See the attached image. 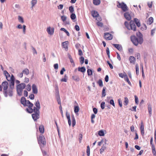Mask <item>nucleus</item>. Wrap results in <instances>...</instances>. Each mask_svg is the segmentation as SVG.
<instances>
[{
	"label": "nucleus",
	"instance_id": "obj_46",
	"mask_svg": "<svg viewBox=\"0 0 156 156\" xmlns=\"http://www.w3.org/2000/svg\"><path fill=\"white\" fill-rule=\"evenodd\" d=\"M67 76L66 75H65L64 76V77L63 78H62V79H61V81L62 82H66L67 81Z\"/></svg>",
	"mask_w": 156,
	"mask_h": 156
},
{
	"label": "nucleus",
	"instance_id": "obj_15",
	"mask_svg": "<svg viewBox=\"0 0 156 156\" xmlns=\"http://www.w3.org/2000/svg\"><path fill=\"white\" fill-rule=\"evenodd\" d=\"M129 60L130 61V62L131 63L134 64L136 62V59L135 57L133 56H130Z\"/></svg>",
	"mask_w": 156,
	"mask_h": 156
},
{
	"label": "nucleus",
	"instance_id": "obj_48",
	"mask_svg": "<svg viewBox=\"0 0 156 156\" xmlns=\"http://www.w3.org/2000/svg\"><path fill=\"white\" fill-rule=\"evenodd\" d=\"M106 53L109 58H110V51L108 48L107 47L106 50Z\"/></svg>",
	"mask_w": 156,
	"mask_h": 156
},
{
	"label": "nucleus",
	"instance_id": "obj_44",
	"mask_svg": "<svg viewBox=\"0 0 156 156\" xmlns=\"http://www.w3.org/2000/svg\"><path fill=\"white\" fill-rule=\"evenodd\" d=\"M80 62L81 64H83L84 63V58L83 56H81L80 58Z\"/></svg>",
	"mask_w": 156,
	"mask_h": 156
},
{
	"label": "nucleus",
	"instance_id": "obj_41",
	"mask_svg": "<svg viewBox=\"0 0 156 156\" xmlns=\"http://www.w3.org/2000/svg\"><path fill=\"white\" fill-rule=\"evenodd\" d=\"M98 135L100 136H104L105 135V133L103 130H101L98 132Z\"/></svg>",
	"mask_w": 156,
	"mask_h": 156
},
{
	"label": "nucleus",
	"instance_id": "obj_36",
	"mask_svg": "<svg viewBox=\"0 0 156 156\" xmlns=\"http://www.w3.org/2000/svg\"><path fill=\"white\" fill-rule=\"evenodd\" d=\"M86 152L87 156H89L90 154V148L88 145L87 147Z\"/></svg>",
	"mask_w": 156,
	"mask_h": 156
},
{
	"label": "nucleus",
	"instance_id": "obj_30",
	"mask_svg": "<svg viewBox=\"0 0 156 156\" xmlns=\"http://www.w3.org/2000/svg\"><path fill=\"white\" fill-rule=\"evenodd\" d=\"M129 101L128 98L126 97L124 98V101L123 104L125 105H127L129 103Z\"/></svg>",
	"mask_w": 156,
	"mask_h": 156
},
{
	"label": "nucleus",
	"instance_id": "obj_21",
	"mask_svg": "<svg viewBox=\"0 0 156 156\" xmlns=\"http://www.w3.org/2000/svg\"><path fill=\"white\" fill-rule=\"evenodd\" d=\"M68 41H66L63 42L62 43V47L65 49L68 48Z\"/></svg>",
	"mask_w": 156,
	"mask_h": 156
},
{
	"label": "nucleus",
	"instance_id": "obj_4",
	"mask_svg": "<svg viewBox=\"0 0 156 156\" xmlns=\"http://www.w3.org/2000/svg\"><path fill=\"white\" fill-rule=\"evenodd\" d=\"M131 40L133 44L136 46L138 45L139 44H141L143 41L142 37L137 38L135 36H131Z\"/></svg>",
	"mask_w": 156,
	"mask_h": 156
},
{
	"label": "nucleus",
	"instance_id": "obj_20",
	"mask_svg": "<svg viewBox=\"0 0 156 156\" xmlns=\"http://www.w3.org/2000/svg\"><path fill=\"white\" fill-rule=\"evenodd\" d=\"M147 108L149 116H151L152 114V108L150 104L148 105Z\"/></svg>",
	"mask_w": 156,
	"mask_h": 156
},
{
	"label": "nucleus",
	"instance_id": "obj_17",
	"mask_svg": "<svg viewBox=\"0 0 156 156\" xmlns=\"http://www.w3.org/2000/svg\"><path fill=\"white\" fill-rule=\"evenodd\" d=\"M112 45L119 50L121 51L122 50V47L121 45L115 44H113Z\"/></svg>",
	"mask_w": 156,
	"mask_h": 156
},
{
	"label": "nucleus",
	"instance_id": "obj_40",
	"mask_svg": "<svg viewBox=\"0 0 156 156\" xmlns=\"http://www.w3.org/2000/svg\"><path fill=\"white\" fill-rule=\"evenodd\" d=\"M26 89L28 91H30L31 90V86L30 84H28L26 87Z\"/></svg>",
	"mask_w": 156,
	"mask_h": 156
},
{
	"label": "nucleus",
	"instance_id": "obj_57",
	"mask_svg": "<svg viewBox=\"0 0 156 156\" xmlns=\"http://www.w3.org/2000/svg\"><path fill=\"white\" fill-rule=\"evenodd\" d=\"M82 136H83L82 134L81 133L79 134V139L80 143L81 142V141L82 138Z\"/></svg>",
	"mask_w": 156,
	"mask_h": 156
},
{
	"label": "nucleus",
	"instance_id": "obj_42",
	"mask_svg": "<svg viewBox=\"0 0 156 156\" xmlns=\"http://www.w3.org/2000/svg\"><path fill=\"white\" fill-rule=\"evenodd\" d=\"M95 117V115L94 114H92L91 116V122L92 123H94V121L93 120V119Z\"/></svg>",
	"mask_w": 156,
	"mask_h": 156
},
{
	"label": "nucleus",
	"instance_id": "obj_45",
	"mask_svg": "<svg viewBox=\"0 0 156 156\" xmlns=\"http://www.w3.org/2000/svg\"><path fill=\"white\" fill-rule=\"evenodd\" d=\"M97 25L98 26L102 27L103 26V23L100 22H97L96 23Z\"/></svg>",
	"mask_w": 156,
	"mask_h": 156
},
{
	"label": "nucleus",
	"instance_id": "obj_12",
	"mask_svg": "<svg viewBox=\"0 0 156 156\" xmlns=\"http://www.w3.org/2000/svg\"><path fill=\"white\" fill-rule=\"evenodd\" d=\"M47 31L50 35H53L54 33V28L49 27L47 28Z\"/></svg>",
	"mask_w": 156,
	"mask_h": 156
},
{
	"label": "nucleus",
	"instance_id": "obj_38",
	"mask_svg": "<svg viewBox=\"0 0 156 156\" xmlns=\"http://www.w3.org/2000/svg\"><path fill=\"white\" fill-rule=\"evenodd\" d=\"M136 75H138L139 73V66L137 64L136 65Z\"/></svg>",
	"mask_w": 156,
	"mask_h": 156
},
{
	"label": "nucleus",
	"instance_id": "obj_63",
	"mask_svg": "<svg viewBox=\"0 0 156 156\" xmlns=\"http://www.w3.org/2000/svg\"><path fill=\"white\" fill-rule=\"evenodd\" d=\"M136 35L137 36H139L140 37H140L142 36V34L140 32H138L136 33Z\"/></svg>",
	"mask_w": 156,
	"mask_h": 156
},
{
	"label": "nucleus",
	"instance_id": "obj_2",
	"mask_svg": "<svg viewBox=\"0 0 156 156\" xmlns=\"http://www.w3.org/2000/svg\"><path fill=\"white\" fill-rule=\"evenodd\" d=\"M4 74L6 77V79L8 81H10L11 83V85L12 86L15 84V78L13 74L10 76V75L9 73L7 71L5 70L3 72Z\"/></svg>",
	"mask_w": 156,
	"mask_h": 156
},
{
	"label": "nucleus",
	"instance_id": "obj_1",
	"mask_svg": "<svg viewBox=\"0 0 156 156\" xmlns=\"http://www.w3.org/2000/svg\"><path fill=\"white\" fill-rule=\"evenodd\" d=\"M11 83L10 82L9 87L8 82L6 81L3 82L2 83V88L3 89V92L5 97L8 96H12L13 95V92L14 89V85L11 86Z\"/></svg>",
	"mask_w": 156,
	"mask_h": 156
},
{
	"label": "nucleus",
	"instance_id": "obj_8",
	"mask_svg": "<svg viewBox=\"0 0 156 156\" xmlns=\"http://www.w3.org/2000/svg\"><path fill=\"white\" fill-rule=\"evenodd\" d=\"M37 138L38 143L40 145H45L46 144L45 138L43 135H41Z\"/></svg>",
	"mask_w": 156,
	"mask_h": 156
},
{
	"label": "nucleus",
	"instance_id": "obj_25",
	"mask_svg": "<svg viewBox=\"0 0 156 156\" xmlns=\"http://www.w3.org/2000/svg\"><path fill=\"white\" fill-rule=\"evenodd\" d=\"M124 79L129 84L130 86L131 85V84L130 81H129V79L128 78V76L126 74L125 75V76L124 78Z\"/></svg>",
	"mask_w": 156,
	"mask_h": 156
},
{
	"label": "nucleus",
	"instance_id": "obj_3",
	"mask_svg": "<svg viewBox=\"0 0 156 156\" xmlns=\"http://www.w3.org/2000/svg\"><path fill=\"white\" fill-rule=\"evenodd\" d=\"M124 24L126 27L129 30H132L133 31L136 30V26L134 23V22L131 20L129 22V24L127 22H125Z\"/></svg>",
	"mask_w": 156,
	"mask_h": 156
},
{
	"label": "nucleus",
	"instance_id": "obj_49",
	"mask_svg": "<svg viewBox=\"0 0 156 156\" xmlns=\"http://www.w3.org/2000/svg\"><path fill=\"white\" fill-rule=\"evenodd\" d=\"M69 10L70 12L72 13L74 11V8L73 6H70L69 7Z\"/></svg>",
	"mask_w": 156,
	"mask_h": 156
},
{
	"label": "nucleus",
	"instance_id": "obj_14",
	"mask_svg": "<svg viewBox=\"0 0 156 156\" xmlns=\"http://www.w3.org/2000/svg\"><path fill=\"white\" fill-rule=\"evenodd\" d=\"M140 129L142 135L144 136V126L142 121L141 122Z\"/></svg>",
	"mask_w": 156,
	"mask_h": 156
},
{
	"label": "nucleus",
	"instance_id": "obj_64",
	"mask_svg": "<svg viewBox=\"0 0 156 156\" xmlns=\"http://www.w3.org/2000/svg\"><path fill=\"white\" fill-rule=\"evenodd\" d=\"M54 68L55 69H58V65L57 63L55 64L54 66Z\"/></svg>",
	"mask_w": 156,
	"mask_h": 156
},
{
	"label": "nucleus",
	"instance_id": "obj_59",
	"mask_svg": "<svg viewBox=\"0 0 156 156\" xmlns=\"http://www.w3.org/2000/svg\"><path fill=\"white\" fill-rule=\"evenodd\" d=\"M61 19L63 21H65L66 20V17L64 16H61Z\"/></svg>",
	"mask_w": 156,
	"mask_h": 156
},
{
	"label": "nucleus",
	"instance_id": "obj_51",
	"mask_svg": "<svg viewBox=\"0 0 156 156\" xmlns=\"http://www.w3.org/2000/svg\"><path fill=\"white\" fill-rule=\"evenodd\" d=\"M105 102H102L101 105V108L102 109H104L105 108Z\"/></svg>",
	"mask_w": 156,
	"mask_h": 156
},
{
	"label": "nucleus",
	"instance_id": "obj_31",
	"mask_svg": "<svg viewBox=\"0 0 156 156\" xmlns=\"http://www.w3.org/2000/svg\"><path fill=\"white\" fill-rule=\"evenodd\" d=\"M78 70L81 72H84L86 71V69L84 67H83L81 68L78 67Z\"/></svg>",
	"mask_w": 156,
	"mask_h": 156
},
{
	"label": "nucleus",
	"instance_id": "obj_61",
	"mask_svg": "<svg viewBox=\"0 0 156 156\" xmlns=\"http://www.w3.org/2000/svg\"><path fill=\"white\" fill-rule=\"evenodd\" d=\"M136 57L137 59H140V54L139 53H137L136 54Z\"/></svg>",
	"mask_w": 156,
	"mask_h": 156
},
{
	"label": "nucleus",
	"instance_id": "obj_55",
	"mask_svg": "<svg viewBox=\"0 0 156 156\" xmlns=\"http://www.w3.org/2000/svg\"><path fill=\"white\" fill-rule=\"evenodd\" d=\"M107 63L108 64V65H109L110 68L111 69H113V66H112V65L110 63V62L109 61H107Z\"/></svg>",
	"mask_w": 156,
	"mask_h": 156
},
{
	"label": "nucleus",
	"instance_id": "obj_53",
	"mask_svg": "<svg viewBox=\"0 0 156 156\" xmlns=\"http://www.w3.org/2000/svg\"><path fill=\"white\" fill-rule=\"evenodd\" d=\"M57 100L58 102V104L61 105V102L60 98L59 96H58L57 98Z\"/></svg>",
	"mask_w": 156,
	"mask_h": 156
},
{
	"label": "nucleus",
	"instance_id": "obj_60",
	"mask_svg": "<svg viewBox=\"0 0 156 156\" xmlns=\"http://www.w3.org/2000/svg\"><path fill=\"white\" fill-rule=\"evenodd\" d=\"M65 69L64 68H63L62 70H61L60 73L61 75H62L63 74L64 72L65 71Z\"/></svg>",
	"mask_w": 156,
	"mask_h": 156
},
{
	"label": "nucleus",
	"instance_id": "obj_13",
	"mask_svg": "<svg viewBox=\"0 0 156 156\" xmlns=\"http://www.w3.org/2000/svg\"><path fill=\"white\" fill-rule=\"evenodd\" d=\"M32 89L33 93L34 94H37L38 93V90L37 87L35 84H33L32 85Z\"/></svg>",
	"mask_w": 156,
	"mask_h": 156
},
{
	"label": "nucleus",
	"instance_id": "obj_52",
	"mask_svg": "<svg viewBox=\"0 0 156 156\" xmlns=\"http://www.w3.org/2000/svg\"><path fill=\"white\" fill-rule=\"evenodd\" d=\"M109 103H110V104L112 105L114 107L115 106L114 101L113 99H111L110 100Z\"/></svg>",
	"mask_w": 156,
	"mask_h": 156
},
{
	"label": "nucleus",
	"instance_id": "obj_34",
	"mask_svg": "<svg viewBox=\"0 0 156 156\" xmlns=\"http://www.w3.org/2000/svg\"><path fill=\"white\" fill-rule=\"evenodd\" d=\"M23 73L26 75H28L29 73V71L28 69H25L23 71Z\"/></svg>",
	"mask_w": 156,
	"mask_h": 156
},
{
	"label": "nucleus",
	"instance_id": "obj_5",
	"mask_svg": "<svg viewBox=\"0 0 156 156\" xmlns=\"http://www.w3.org/2000/svg\"><path fill=\"white\" fill-rule=\"evenodd\" d=\"M26 85L24 83H21L18 85L16 87L17 91L18 94L21 96L22 94L23 90L24 89Z\"/></svg>",
	"mask_w": 156,
	"mask_h": 156
},
{
	"label": "nucleus",
	"instance_id": "obj_56",
	"mask_svg": "<svg viewBox=\"0 0 156 156\" xmlns=\"http://www.w3.org/2000/svg\"><path fill=\"white\" fill-rule=\"evenodd\" d=\"M118 102L119 106L120 107H122V103L121 100L120 99H119Z\"/></svg>",
	"mask_w": 156,
	"mask_h": 156
},
{
	"label": "nucleus",
	"instance_id": "obj_37",
	"mask_svg": "<svg viewBox=\"0 0 156 156\" xmlns=\"http://www.w3.org/2000/svg\"><path fill=\"white\" fill-rule=\"evenodd\" d=\"M37 0H32V1H31V3L32 5V8H33V7L35 5L37 4Z\"/></svg>",
	"mask_w": 156,
	"mask_h": 156
},
{
	"label": "nucleus",
	"instance_id": "obj_9",
	"mask_svg": "<svg viewBox=\"0 0 156 156\" xmlns=\"http://www.w3.org/2000/svg\"><path fill=\"white\" fill-rule=\"evenodd\" d=\"M34 113L32 115L33 119L34 121L37 120L39 118V111L34 112Z\"/></svg>",
	"mask_w": 156,
	"mask_h": 156
},
{
	"label": "nucleus",
	"instance_id": "obj_10",
	"mask_svg": "<svg viewBox=\"0 0 156 156\" xmlns=\"http://www.w3.org/2000/svg\"><path fill=\"white\" fill-rule=\"evenodd\" d=\"M35 105L37 108H36L35 107H34V112H35V111L38 112V111H39L40 109V105L38 100H37V101L35 103Z\"/></svg>",
	"mask_w": 156,
	"mask_h": 156
},
{
	"label": "nucleus",
	"instance_id": "obj_27",
	"mask_svg": "<svg viewBox=\"0 0 156 156\" xmlns=\"http://www.w3.org/2000/svg\"><path fill=\"white\" fill-rule=\"evenodd\" d=\"M72 78L76 81H79L80 80L79 77L78 76L76 75L73 76Z\"/></svg>",
	"mask_w": 156,
	"mask_h": 156
},
{
	"label": "nucleus",
	"instance_id": "obj_11",
	"mask_svg": "<svg viewBox=\"0 0 156 156\" xmlns=\"http://www.w3.org/2000/svg\"><path fill=\"white\" fill-rule=\"evenodd\" d=\"M104 38L106 40H110L112 39L113 36L108 33H106L104 34Z\"/></svg>",
	"mask_w": 156,
	"mask_h": 156
},
{
	"label": "nucleus",
	"instance_id": "obj_58",
	"mask_svg": "<svg viewBox=\"0 0 156 156\" xmlns=\"http://www.w3.org/2000/svg\"><path fill=\"white\" fill-rule=\"evenodd\" d=\"M34 96L33 94H30L29 96V98L31 100H33L34 99Z\"/></svg>",
	"mask_w": 156,
	"mask_h": 156
},
{
	"label": "nucleus",
	"instance_id": "obj_32",
	"mask_svg": "<svg viewBox=\"0 0 156 156\" xmlns=\"http://www.w3.org/2000/svg\"><path fill=\"white\" fill-rule=\"evenodd\" d=\"M152 153L155 156L156 154V151L155 150V147L154 145H152V147H151Z\"/></svg>",
	"mask_w": 156,
	"mask_h": 156
},
{
	"label": "nucleus",
	"instance_id": "obj_7",
	"mask_svg": "<svg viewBox=\"0 0 156 156\" xmlns=\"http://www.w3.org/2000/svg\"><path fill=\"white\" fill-rule=\"evenodd\" d=\"M117 3L118 7L121 8L123 12H126L128 10V8L127 5L123 2L120 3L117 2Z\"/></svg>",
	"mask_w": 156,
	"mask_h": 156
},
{
	"label": "nucleus",
	"instance_id": "obj_29",
	"mask_svg": "<svg viewBox=\"0 0 156 156\" xmlns=\"http://www.w3.org/2000/svg\"><path fill=\"white\" fill-rule=\"evenodd\" d=\"M72 125L73 127H74L76 125V121L74 117L73 116L72 117Z\"/></svg>",
	"mask_w": 156,
	"mask_h": 156
},
{
	"label": "nucleus",
	"instance_id": "obj_47",
	"mask_svg": "<svg viewBox=\"0 0 156 156\" xmlns=\"http://www.w3.org/2000/svg\"><path fill=\"white\" fill-rule=\"evenodd\" d=\"M70 17L72 20H74L76 18V16L75 14L72 13L70 16Z\"/></svg>",
	"mask_w": 156,
	"mask_h": 156
},
{
	"label": "nucleus",
	"instance_id": "obj_18",
	"mask_svg": "<svg viewBox=\"0 0 156 156\" xmlns=\"http://www.w3.org/2000/svg\"><path fill=\"white\" fill-rule=\"evenodd\" d=\"M66 115L67 118L68 120L69 125V126H70L71 125V121L70 119V115L69 113H68L67 112H66Z\"/></svg>",
	"mask_w": 156,
	"mask_h": 156
},
{
	"label": "nucleus",
	"instance_id": "obj_19",
	"mask_svg": "<svg viewBox=\"0 0 156 156\" xmlns=\"http://www.w3.org/2000/svg\"><path fill=\"white\" fill-rule=\"evenodd\" d=\"M33 106V105L32 106H27L28 107V108H27L26 109L27 111L29 113H32L34 112L33 109L32 108V107Z\"/></svg>",
	"mask_w": 156,
	"mask_h": 156
},
{
	"label": "nucleus",
	"instance_id": "obj_22",
	"mask_svg": "<svg viewBox=\"0 0 156 156\" xmlns=\"http://www.w3.org/2000/svg\"><path fill=\"white\" fill-rule=\"evenodd\" d=\"M39 130L40 132L41 133H43L44 132V126L42 125H41L39 127Z\"/></svg>",
	"mask_w": 156,
	"mask_h": 156
},
{
	"label": "nucleus",
	"instance_id": "obj_39",
	"mask_svg": "<svg viewBox=\"0 0 156 156\" xmlns=\"http://www.w3.org/2000/svg\"><path fill=\"white\" fill-rule=\"evenodd\" d=\"M87 75L88 76H91L92 75V71L91 69H88L87 70Z\"/></svg>",
	"mask_w": 156,
	"mask_h": 156
},
{
	"label": "nucleus",
	"instance_id": "obj_54",
	"mask_svg": "<svg viewBox=\"0 0 156 156\" xmlns=\"http://www.w3.org/2000/svg\"><path fill=\"white\" fill-rule=\"evenodd\" d=\"M78 55L80 56H81L83 55L82 51L80 49L78 50Z\"/></svg>",
	"mask_w": 156,
	"mask_h": 156
},
{
	"label": "nucleus",
	"instance_id": "obj_28",
	"mask_svg": "<svg viewBox=\"0 0 156 156\" xmlns=\"http://www.w3.org/2000/svg\"><path fill=\"white\" fill-rule=\"evenodd\" d=\"M92 16L94 17H98L99 15L98 13L96 11H94L92 12Z\"/></svg>",
	"mask_w": 156,
	"mask_h": 156
},
{
	"label": "nucleus",
	"instance_id": "obj_23",
	"mask_svg": "<svg viewBox=\"0 0 156 156\" xmlns=\"http://www.w3.org/2000/svg\"><path fill=\"white\" fill-rule=\"evenodd\" d=\"M154 19L152 17H150L147 21V24L149 25L151 24L153 22Z\"/></svg>",
	"mask_w": 156,
	"mask_h": 156
},
{
	"label": "nucleus",
	"instance_id": "obj_33",
	"mask_svg": "<svg viewBox=\"0 0 156 156\" xmlns=\"http://www.w3.org/2000/svg\"><path fill=\"white\" fill-rule=\"evenodd\" d=\"M97 83L99 85L100 87H102L103 86V82L101 79H99L97 82Z\"/></svg>",
	"mask_w": 156,
	"mask_h": 156
},
{
	"label": "nucleus",
	"instance_id": "obj_43",
	"mask_svg": "<svg viewBox=\"0 0 156 156\" xmlns=\"http://www.w3.org/2000/svg\"><path fill=\"white\" fill-rule=\"evenodd\" d=\"M18 20H19V21L20 22H21L22 23H24V20H23V19L22 17H21L20 16H18Z\"/></svg>",
	"mask_w": 156,
	"mask_h": 156
},
{
	"label": "nucleus",
	"instance_id": "obj_26",
	"mask_svg": "<svg viewBox=\"0 0 156 156\" xmlns=\"http://www.w3.org/2000/svg\"><path fill=\"white\" fill-rule=\"evenodd\" d=\"M106 89V88L105 87H103V90H102V97H105L106 95V92L105 90Z\"/></svg>",
	"mask_w": 156,
	"mask_h": 156
},
{
	"label": "nucleus",
	"instance_id": "obj_62",
	"mask_svg": "<svg viewBox=\"0 0 156 156\" xmlns=\"http://www.w3.org/2000/svg\"><path fill=\"white\" fill-rule=\"evenodd\" d=\"M75 28L76 30L78 31L80 30V28L78 25H76L75 26Z\"/></svg>",
	"mask_w": 156,
	"mask_h": 156
},
{
	"label": "nucleus",
	"instance_id": "obj_50",
	"mask_svg": "<svg viewBox=\"0 0 156 156\" xmlns=\"http://www.w3.org/2000/svg\"><path fill=\"white\" fill-rule=\"evenodd\" d=\"M134 97L135 98V102L136 104H138V103H139V101H138V98L136 95H135L134 96Z\"/></svg>",
	"mask_w": 156,
	"mask_h": 156
},
{
	"label": "nucleus",
	"instance_id": "obj_6",
	"mask_svg": "<svg viewBox=\"0 0 156 156\" xmlns=\"http://www.w3.org/2000/svg\"><path fill=\"white\" fill-rule=\"evenodd\" d=\"M20 101L21 103L24 106H29L30 107L33 105L32 103L30 102L29 100H26V98L23 97L21 98Z\"/></svg>",
	"mask_w": 156,
	"mask_h": 156
},
{
	"label": "nucleus",
	"instance_id": "obj_35",
	"mask_svg": "<svg viewBox=\"0 0 156 156\" xmlns=\"http://www.w3.org/2000/svg\"><path fill=\"white\" fill-rule=\"evenodd\" d=\"M79 107L78 106H75L74 111L76 114H77L79 111Z\"/></svg>",
	"mask_w": 156,
	"mask_h": 156
},
{
	"label": "nucleus",
	"instance_id": "obj_16",
	"mask_svg": "<svg viewBox=\"0 0 156 156\" xmlns=\"http://www.w3.org/2000/svg\"><path fill=\"white\" fill-rule=\"evenodd\" d=\"M124 16L126 19L128 20H130L131 19V17L128 12H126L124 14Z\"/></svg>",
	"mask_w": 156,
	"mask_h": 156
},
{
	"label": "nucleus",
	"instance_id": "obj_24",
	"mask_svg": "<svg viewBox=\"0 0 156 156\" xmlns=\"http://www.w3.org/2000/svg\"><path fill=\"white\" fill-rule=\"evenodd\" d=\"M93 4L95 5H98L101 3L100 0H93Z\"/></svg>",
	"mask_w": 156,
	"mask_h": 156
}]
</instances>
